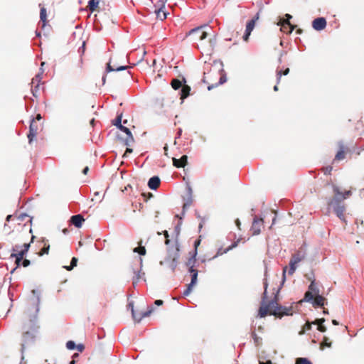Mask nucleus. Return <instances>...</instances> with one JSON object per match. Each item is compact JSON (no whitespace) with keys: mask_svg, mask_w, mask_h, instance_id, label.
<instances>
[{"mask_svg":"<svg viewBox=\"0 0 364 364\" xmlns=\"http://www.w3.org/2000/svg\"><path fill=\"white\" fill-rule=\"evenodd\" d=\"M291 311V309L283 307L278 304L277 295L275 296L274 299L267 301V287H265V290L263 294V297L261 302V306L259 309L258 312V316L260 318L265 317L268 314L270 315L278 316L281 317L284 315L291 314V313L290 312Z\"/></svg>","mask_w":364,"mask_h":364,"instance_id":"1","label":"nucleus"},{"mask_svg":"<svg viewBox=\"0 0 364 364\" xmlns=\"http://www.w3.org/2000/svg\"><path fill=\"white\" fill-rule=\"evenodd\" d=\"M328 206L329 208H333L334 213L340 220L346 222V207L343 203L339 202L338 198H332L328 202Z\"/></svg>","mask_w":364,"mask_h":364,"instance_id":"2","label":"nucleus"},{"mask_svg":"<svg viewBox=\"0 0 364 364\" xmlns=\"http://www.w3.org/2000/svg\"><path fill=\"white\" fill-rule=\"evenodd\" d=\"M42 117L40 114L36 115L35 119H33L31 122L29 126V133L27 135L28 139V143L30 144H32L33 139L36 136L38 130L41 129L42 124L41 123V120Z\"/></svg>","mask_w":364,"mask_h":364,"instance_id":"3","label":"nucleus"},{"mask_svg":"<svg viewBox=\"0 0 364 364\" xmlns=\"http://www.w3.org/2000/svg\"><path fill=\"white\" fill-rule=\"evenodd\" d=\"M193 259H189L187 262V266L190 267L189 272L191 274V283L188 284L186 289L183 292V296H188L191 294L193 287L196 285L197 282L198 278V270L193 268Z\"/></svg>","mask_w":364,"mask_h":364,"instance_id":"4","label":"nucleus"},{"mask_svg":"<svg viewBox=\"0 0 364 364\" xmlns=\"http://www.w3.org/2000/svg\"><path fill=\"white\" fill-rule=\"evenodd\" d=\"M204 26H199L191 29L188 32V36L191 38L192 41L196 42H200L205 39L208 36V33L203 30Z\"/></svg>","mask_w":364,"mask_h":364,"instance_id":"5","label":"nucleus"},{"mask_svg":"<svg viewBox=\"0 0 364 364\" xmlns=\"http://www.w3.org/2000/svg\"><path fill=\"white\" fill-rule=\"evenodd\" d=\"M338 151L335 155L334 161H339L346 158L347 155L351 152L350 148L343 141L338 143Z\"/></svg>","mask_w":364,"mask_h":364,"instance_id":"6","label":"nucleus"},{"mask_svg":"<svg viewBox=\"0 0 364 364\" xmlns=\"http://www.w3.org/2000/svg\"><path fill=\"white\" fill-rule=\"evenodd\" d=\"M178 252H179V245L177 242H176L173 247H168L169 256H168V259H166V262H168V259H171L170 267H171V269L173 270L175 269V268L176 267V265H177V259L179 257Z\"/></svg>","mask_w":364,"mask_h":364,"instance_id":"7","label":"nucleus"},{"mask_svg":"<svg viewBox=\"0 0 364 364\" xmlns=\"http://www.w3.org/2000/svg\"><path fill=\"white\" fill-rule=\"evenodd\" d=\"M28 303L33 306L32 311L34 314H37L39 311V303H40V291L37 289H33L31 291V296L28 299Z\"/></svg>","mask_w":364,"mask_h":364,"instance_id":"8","label":"nucleus"},{"mask_svg":"<svg viewBox=\"0 0 364 364\" xmlns=\"http://www.w3.org/2000/svg\"><path fill=\"white\" fill-rule=\"evenodd\" d=\"M167 0H159L155 5V14L156 18L161 21L166 18L167 13L164 11Z\"/></svg>","mask_w":364,"mask_h":364,"instance_id":"9","label":"nucleus"},{"mask_svg":"<svg viewBox=\"0 0 364 364\" xmlns=\"http://www.w3.org/2000/svg\"><path fill=\"white\" fill-rule=\"evenodd\" d=\"M129 306L131 307L132 317L136 322H139L144 317L149 316L152 312V309L145 312H138L134 310V305L132 304H129Z\"/></svg>","mask_w":364,"mask_h":364,"instance_id":"10","label":"nucleus"},{"mask_svg":"<svg viewBox=\"0 0 364 364\" xmlns=\"http://www.w3.org/2000/svg\"><path fill=\"white\" fill-rule=\"evenodd\" d=\"M263 227V220L262 218H258L257 217H255L252 225L251 227V231L252 232L253 235H259L261 232V229Z\"/></svg>","mask_w":364,"mask_h":364,"instance_id":"11","label":"nucleus"},{"mask_svg":"<svg viewBox=\"0 0 364 364\" xmlns=\"http://www.w3.org/2000/svg\"><path fill=\"white\" fill-rule=\"evenodd\" d=\"M278 25L281 26L280 31L287 34H290L296 28V26L292 25L288 21H279Z\"/></svg>","mask_w":364,"mask_h":364,"instance_id":"12","label":"nucleus"},{"mask_svg":"<svg viewBox=\"0 0 364 364\" xmlns=\"http://www.w3.org/2000/svg\"><path fill=\"white\" fill-rule=\"evenodd\" d=\"M333 193H334V196L333 198H338V200L341 203H343V201L345 199H346L348 197H349L351 195L350 191H346L342 193L339 191V188L338 187L333 188Z\"/></svg>","mask_w":364,"mask_h":364,"instance_id":"13","label":"nucleus"},{"mask_svg":"<svg viewBox=\"0 0 364 364\" xmlns=\"http://www.w3.org/2000/svg\"><path fill=\"white\" fill-rule=\"evenodd\" d=\"M312 26L316 31H321L326 28V21L323 17L315 18L312 22Z\"/></svg>","mask_w":364,"mask_h":364,"instance_id":"14","label":"nucleus"},{"mask_svg":"<svg viewBox=\"0 0 364 364\" xmlns=\"http://www.w3.org/2000/svg\"><path fill=\"white\" fill-rule=\"evenodd\" d=\"M121 131L124 132V133H126L127 134V136L126 138L124 139V144L126 146H130L133 142H134V137L131 133V131L129 130V128L123 126V125H120L119 128Z\"/></svg>","mask_w":364,"mask_h":364,"instance_id":"15","label":"nucleus"},{"mask_svg":"<svg viewBox=\"0 0 364 364\" xmlns=\"http://www.w3.org/2000/svg\"><path fill=\"white\" fill-rule=\"evenodd\" d=\"M239 241L240 240H237V241L234 242L232 245H230V246H228L226 248H223V247L219 248L218 252H217V253H216V255L213 257V259L216 258L218 256L223 255V254H225L228 252H229L230 250H231L233 248L236 247L237 246V245H238Z\"/></svg>","mask_w":364,"mask_h":364,"instance_id":"16","label":"nucleus"},{"mask_svg":"<svg viewBox=\"0 0 364 364\" xmlns=\"http://www.w3.org/2000/svg\"><path fill=\"white\" fill-rule=\"evenodd\" d=\"M187 160L188 157L186 155H183L179 159L173 158V164L176 168H183L187 164Z\"/></svg>","mask_w":364,"mask_h":364,"instance_id":"17","label":"nucleus"},{"mask_svg":"<svg viewBox=\"0 0 364 364\" xmlns=\"http://www.w3.org/2000/svg\"><path fill=\"white\" fill-rule=\"evenodd\" d=\"M85 221L83 217L78 214L73 215L70 218V223L74 225L76 228H80L82 225V223Z\"/></svg>","mask_w":364,"mask_h":364,"instance_id":"18","label":"nucleus"},{"mask_svg":"<svg viewBox=\"0 0 364 364\" xmlns=\"http://www.w3.org/2000/svg\"><path fill=\"white\" fill-rule=\"evenodd\" d=\"M326 299L321 295L316 294L314 299L312 301V304L314 307H323L326 304Z\"/></svg>","mask_w":364,"mask_h":364,"instance_id":"19","label":"nucleus"},{"mask_svg":"<svg viewBox=\"0 0 364 364\" xmlns=\"http://www.w3.org/2000/svg\"><path fill=\"white\" fill-rule=\"evenodd\" d=\"M160 183V178L158 176H153L149 179L148 182V186L149 188L152 190H156L159 187Z\"/></svg>","mask_w":364,"mask_h":364,"instance_id":"20","label":"nucleus"},{"mask_svg":"<svg viewBox=\"0 0 364 364\" xmlns=\"http://www.w3.org/2000/svg\"><path fill=\"white\" fill-rule=\"evenodd\" d=\"M325 322V318H317L316 319L313 323L314 324H316L318 325V327H317V329L318 331H321V332H326L327 328L325 326L323 325V323Z\"/></svg>","mask_w":364,"mask_h":364,"instance_id":"21","label":"nucleus"},{"mask_svg":"<svg viewBox=\"0 0 364 364\" xmlns=\"http://www.w3.org/2000/svg\"><path fill=\"white\" fill-rule=\"evenodd\" d=\"M11 258L14 259V262L16 264L17 267H19L20 262L23 259V250H21L17 254L12 253Z\"/></svg>","mask_w":364,"mask_h":364,"instance_id":"22","label":"nucleus"},{"mask_svg":"<svg viewBox=\"0 0 364 364\" xmlns=\"http://www.w3.org/2000/svg\"><path fill=\"white\" fill-rule=\"evenodd\" d=\"M100 1L99 0H90L88 1L87 7L91 12L97 11Z\"/></svg>","mask_w":364,"mask_h":364,"instance_id":"23","label":"nucleus"},{"mask_svg":"<svg viewBox=\"0 0 364 364\" xmlns=\"http://www.w3.org/2000/svg\"><path fill=\"white\" fill-rule=\"evenodd\" d=\"M259 18V14H257L256 16L253 18L252 20L247 22L246 26V31L252 32L253 28H255V22Z\"/></svg>","mask_w":364,"mask_h":364,"instance_id":"24","label":"nucleus"},{"mask_svg":"<svg viewBox=\"0 0 364 364\" xmlns=\"http://www.w3.org/2000/svg\"><path fill=\"white\" fill-rule=\"evenodd\" d=\"M128 68V66H126V65H121V66H119V67H117L116 68L112 67L111 65V62H109L107 65V68H106V70L107 72H112V71H121V70H126L127 68Z\"/></svg>","mask_w":364,"mask_h":364,"instance_id":"25","label":"nucleus"},{"mask_svg":"<svg viewBox=\"0 0 364 364\" xmlns=\"http://www.w3.org/2000/svg\"><path fill=\"white\" fill-rule=\"evenodd\" d=\"M190 91H191V87L188 85H183L182 88H181V99L183 100V99L186 98L189 95Z\"/></svg>","mask_w":364,"mask_h":364,"instance_id":"26","label":"nucleus"},{"mask_svg":"<svg viewBox=\"0 0 364 364\" xmlns=\"http://www.w3.org/2000/svg\"><path fill=\"white\" fill-rule=\"evenodd\" d=\"M132 273L134 274L133 277V284L135 285L141 278V271L138 269H132Z\"/></svg>","mask_w":364,"mask_h":364,"instance_id":"27","label":"nucleus"},{"mask_svg":"<svg viewBox=\"0 0 364 364\" xmlns=\"http://www.w3.org/2000/svg\"><path fill=\"white\" fill-rule=\"evenodd\" d=\"M40 18L43 22V26L46 24L47 22V12L46 9L44 7H42L40 11Z\"/></svg>","mask_w":364,"mask_h":364,"instance_id":"28","label":"nucleus"},{"mask_svg":"<svg viewBox=\"0 0 364 364\" xmlns=\"http://www.w3.org/2000/svg\"><path fill=\"white\" fill-rule=\"evenodd\" d=\"M197 218L200 220L198 228L200 230V229L203 228V225L205 223V222L208 220V218L206 215H200L198 213H196Z\"/></svg>","mask_w":364,"mask_h":364,"instance_id":"29","label":"nucleus"},{"mask_svg":"<svg viewBox=\"0 0 364 364\" xmlns=\"http://www.w3.org/2000/svg\"><path fill=\"white\" fill-rule=\"evenodd\" d=\"M325 347H331V342L329 341V338L326 336L323 337L322 342L320 343V349L323 350Z\"/></svg>","mask_w":364,"mask_h":364,"instance_id":"30","label":"nucleus"},{"mask_svg":"<svg viewBox=\"0 0 364 364\" xmlns=\"http://www.w3.org/2000/svg\"><path fill=\"white\" fill-rule=\"evenodd\" d=\"M304 258V255H302L301 253L298 252L296 254H294L291 258V260L294 262L295 263L298 264L301 260H303Z\"/></svg>","mask_w":364,"mask_h":364,"instance_id":"31","label":"nucleus"},{"mask_svg":"<svg viewBox=\"0 0 364 364\" xmlns=\"http://www.w3.org/2000/svg\"><path fill=\"white\" fill-rule=\"evenodd\" d=\"M289 73V68H286L284 70H277V84L279 83L282 75H287Z\"/></svg>","mask_w":364,"mask_h":364,"instance_id":"32","label":"nucleus"},{"mask_svg":"<svg viewBox=\"0 0 364 364\" xmlns=\"http://www.w3.org/2000/svg\"><path fill=\"white\" fill-rule=\"evenodd\" d=\"M141 241L139 242V247L134 249V252H137L141 255H146V249L144 247L141 246Z\"/></svg>","mask_w":364,"mask_h":364,"instance_id":"33","label":"nucleus"},{"mask_svg":"<svg viewBox=\"0 0 364 364\" xmlns=\"http://www.w3.org/2000/svg\"><path fill=\"white\" fill-rule=\"evenodd\" d=\"M314 293H313L312 291H308L305 293L304 294V299L306 301H308V302H310V301H313V300L314 299Z\"/></svg>","mask_w":364,"mask_h":364,"instance_id":"34","label":"nucleus"},{"mask_svg":"<svg viewBox=\"0 0 364 364\" xmlns=\"http://www.w3.org/2000/svg\"><path fill=\"white\" fill-rule=\"evenodd\" d=\"M171 85L174 90H178L182 87V82L178 79L172 80Z\"/></svg>","mask_w":364,"mask_h":364,"instance_id":"35","label":"nucleus"},{"mask_svg":"<svg viewBox=\"0 0 364 364\" xmlns=\"http://www.w3.org/2000/svg\"><path fill=\"white\" fill-rule=\"evenodd\" d=\"M296 265H297L296 263H295L294 262H293V261H291L290 259V261H289V270H288V274L289 275H292L294 273V272H295V270L296 269Z\"/></svg>","mask_w":364,"mask_h":364,"instance_id":"36","label":"nucleus"},{"mask_svg":"<svg viewBox=\"0 0 364 364\" xmlns=\"http://www.w3.org/2000/svg\"><path fill=\"white\" fill-rule=\"evenodd\" d=\"M77 259L76 257H73L72 259H71L70 265V266H65L64 268H65L68 271H70L75 267L77 266Z\"/></svg>","mask_w":364,"mask_h":364,"instance_id":"37","label":"nucleus"},{"mask_svg":"<svg viewBox=\"0 0 364 364\" xmlns=\"http://www.w3.org/2000/svg\"><path fill=\"white\" fill-rule=\"evenodd\" d=\"M309 291H312L313 293L315 294V295L318 294V289L316 287L314 281L311 282V283L310 284L309 287Z\"/></svg>","mask_w":364,"mask_h":364,"instance_id":"38","label":"nucleus"},{"mask_svg":"<svg viewBox=\"0 0 364 364\" xmlns=\"http://www.w3.org/2000/svg\"><path fill=\"white\" fill-rule=\"evenodd\" d=\"M311 324H314L313 322H306L303 326V329L299 332V334H304L306 331H309L311 328Z\"/></svg>","mask_w":364,"mask_h":364,"instance_id":"39","label":"nucleus"},{"mask_svg":"<svg viewBox=\"0 0 364 364\" xmlns=\"http://www.w3.org/2000/svg\"><path fill=\"white\" fill-rule=\"evenodd\" d=\"M296 364H312L308 359L305 358H299L296 360Z\"/></svg>","mask_w":364,"mask_h":364,"instance_id":"40","label":"nucleus"},{"mask_svg":"<svg viewBox=\"0 0 364 364\" xmlns=\"http://www.w3.org/2000/svg\"><path fill=\"white\" fill-rule=\"evenodd\" d=\"M50 249L49 245H45L44 247L41 249V252L38 253L40 256L44 255V254H48Z\"/></svg>","mask_w":364,"mask_h":364,"instance_id":"41","label":"nucleus"},{"mask_svg":"<svg viewBox=\"0 0 364 364\" xmlns=\"http://www.w3.org/2000/svg\"><path fill=\"white\" fill-rule=\"evenodd\" d=\"M66 347H67V348H68V349H69V350H73V349H75V348L76 345H75V342H74V341H68V342H67V343H66Z\"/></svg>","mask_w":364,"mask_h":364,"instance_id":"42","label":"nucleus"},{"mask_svg":"<svg viewBox=\"0 0 364 364\" xmlns=\"http://www.w3.org/2000/svg\"><path fill=\"white\" fill-rule=\"evenodd\" d=\"M332 169H333L332 166H328L326 167H323L322 168V171L323 172L324 174L328 175V174H331Z\"/></svg>","mask_w":364,"mask_h":364,"instance_id":"43","label":"nucleus"},{"mask_svg":"<svg viewBox=\"0 0 364 364\" xmlns=\"http://www.w3.org/2000/svg\"><path fill=\"white\" fill-rule=\"evenodd\" d=\"M164 235L165 237V244L166 245H168L170 243V240L168 238L169 235H168V231H166V230L164 231Z\"/></svg>","mask_w":364,"mask_h":364,"instance_id":"44","label":"nucleus"},{"mask_svg":"<svg viewBox=\"0 0 364 364\" xmlns=\"http://www.w3.org/2000/svg\"><path fill=\"white\" fill-rule=\"evenodd\" d=\"M200 240H199V239L195 240V242H194V247L196 248L195 253H194L193 258L194 260H195V257L197 254L196 249H197L198 246L200 245Z\"/></svg>","mask_w":364,"mask_h":364,"instance_id":"45","label":"nucleus"},{"mask_svg":"<svg viewBox=\"0 0 364 364\" xmlns=\"http://www.w3.org/2000/svg\"><path fill=\"white\" fill-rule=\"evenodd\" d=\"M121 121H122V117L121 116H118L117 117V119H115V123L114 124L116 127H117L118 128H119L120 125H122Z\"/></svg>","mask_w":364,"mask_h":364,"instance_id":"46","label":"nucleus"},{"mask_svg":"<svg viewBox=\"0 0 364 364\" xmlns=\"http://www.w3.org/2000/svg\"><path fill=\"white\" fill-rule=\"evenodd\" d=\"M38 82H39V80L38 79H32V82H31V87H33V86H35V88H38Z\"/></svg>","mask_w":364,"mask_h":364,"instance_id":"47","label":"nucleus"},{"mask_svg":"<svg viewBox=\"0 0 364 364\" xmlns=\"http://www.w3.org/2000/svg\"><path fill=\"white\" fill-rule=\"evenodd\" d=\"M292 18V16L287 14H285V18L280 19L279 21H288V22H290V20Z\"/></svg>","mask_w":364,"mask_h":364,"instance_id":"48","label":"nucleus"},{"mask_svg":"<svg viewBox=\"0 0 364 364\" xmlns=\"http://www.w3.org/2000/svg\"><path fill=\"white\" fill-rule=\"evenodd\" d=\"M78 351L80 352H82L85 349V346L83 344H78L77 346H76L75 347Z\"/></svg>","mask_w":364,"mask_h":364,"instance_id":"49","label":"nucleus"},{"mask_svg":"<svg viewBox=\"0 0 364 364\" xmlns=\"http://www.w3.org/2000/svg\"><path fill=\"white\" fill-rule=\"evenodd\" d=\"M250 33H251V32L245 31V33L243 36L244 41H247L249 36H250Z\"/></svg>","mask_w":364,"mask_h":364,"instance_id":"50","label":"nucleus"},{"mask_svg":"<svg viewBox=\"0 0 364 364\" xmlns=\"http://www.w3.org/2000/svg\"><path fill=\"white\" fill-rule=\"evenodd\" d=\"M132 151H133L132 149L127 147L124 155H123V157H125L127 154L132 153Z\"/></svg>","mask_w":364,"mask_h":364,"instance_id":"51","label":"nucleus"},{"mask_svg":"<svg viewBox=\"0 0 364 364\" xmlns=\"http://www.w3.org/2000/svg\"><path fill=\"white\" fill-rule=\"evenodd\" d=\"M226 81V79H225V76H220V80H219V83L218 84H223Z\"/></svg>","mask_w":364,"mask_h":364,"instance_id":"52","label":"nucleus"},{"mask_svg":"<svg viewBox=\"0 0 364 364\" xmlns=\"http://www.w3.org/2000/svg\"><path fill=\"white\" fill-rule=\"evenodd\" d=\"M154 303L157 306H161L164 304V301L162 300L159 299V300H156Z\"/></svg>","mask_w":364,"mask_h":364,"instance_id":"53","label":"nucleus"},{"mask_svg":"<svg viewBox=\"0 0 364 364\" xmlns=\"http://www.w3.org/2000/svg\"><path fill=\"white\" fill-rule=\"evenodd\" d=\"M287 269V267H285L283 269V273H282L283 280L285 279Z\"/></svg>","mask_w":364,"mask_h":364,"instance_id":"54","label":"nucleus"},{"mask_svg":"<svg viewBox=\"0 0 364 364\" xmlns=\"http://www.w3.org/2000/svg\"><path fill=\"white\" fill-rule=\"evenodd\" d=\"M30 264V261L28 259H24V267H28Z\"/></svg>","mask_w":364,"mask_h":364,"instance_id":"55","label":"nucleus"},{"mask_svg":"<svg viewBox=\"0 0 364 364\" xmlns=\"http://www.w3.org/2000/svg\"><path fill=\"white\" fill-rule=\"evenodd\" d=\"M89 171V167L88 166H86L83 170H82V173L86 175L87 173V172Z\"/></svg>","mask_w":364,"mask_h":364,"instance_id":"56","label":"nucleus"},{"mask_svg":"<svg viewBox=\"0 0 364 364\" xmlns=\"http://www.w3.org/2000/svg\"><path fill=\"white\" fill-rule=\"evenodd\" d=\"M235 223H236V225L237 226V228H238L239 229H240V225H241V223H240V221L239 220V219H237V220H235Z\"/></svg>","mask_w":364,"mask_h":364,"instance_id":"57","label":"nucleus"},{"mask_svg":"<svg viewBox=\"0 0 364 364\" xmlns=\"http://www.w3.org/2000/svg\"><path fill=\"white\" fill-rule=\"evenodd\" d=\"M332 323L335 326H337L339 324V323L335 319L332 320Z\"/></svg>","mask_w":364,"mask_h":364,"instance_id":"58","label":"nucleus"},{"mask_svg":"<svg viewBox=\"0 0 364 364\" xmlns=\"http://www.w3.org/2000/svg\"><path fill=\"white\" fill-rule=\"evenodd\" d=\"M81 48L82 50V53H84L85 52V42L82 43V46Z\"/></svg>","mask_w":364,"mask_h":364,"instance_id":"59","label":"nucleus"},{"mask_svg":"<svg viewBox=\"0 0 364 364\" xmlns=\"http://www.w3.org/2000/svg\"><path fill=\"white\" fill-rule=\"evenodd\" d=\"M23 247H24V252H25L26 251H27V250L29 247V245L24 244Z\"/></svg>","mask_w":364,"mask_h":364,"instance_id":"60","label":"nucleus"},{"mask_svg":"<svg viewBox=\"0 0 364 364\" xmlns=\"http://www.w3.org/2000/svg\"><path fill=\"white\" fill-rule=\"evenodd\" d=\"M296 33H298V34H301V33H302L303 30H302V29H301V28H299V29H297V30H296Z\"/></svg>","mask_w":364,"mask_h":364,"instance_id":"61","label":"nucleus"},{"mask_svg":"<svg viewBox=\"0 0 364 364\" xmlns=\"http://www.w3.org/2000/svg\"><path fill=\"white\" fill-rule=\"evenodd\" d=\"M259 364H272V362H271L270 360H268V361H267V362H265V363H264V362H260V363H259Z\"/></svg>","mask_w":364,"mask_h":364,"instance_id":"62","label":"nucleus"},{"mask_svg":"<svg viewBox=\"0 0 364 364\" xmlns=\"http://www.w3.org/2000/svg\"><path fill=\"white\" fill-rule=\"evenodd\" d=\"M323 313L324 314H328V309H323Z\"/></svg>","mask_w":364,"mask_h":364,"instance_id":"63","label":"nucleus"},{"mask_svg":"<svg viewBox=\"0 0 364 364\" xmlns=\"http://www.w3.org/2000/svg\"><path fill=\"white\" fill-rule=\"evenodd\" d=\"M68 232H69V231H68V230L67 228H65V229H63V232L64 234H67Z\"/></svg>","mask_w":364,"mask_h":364,"instance_id":"64","label":"nucleus"}]
</instances>
